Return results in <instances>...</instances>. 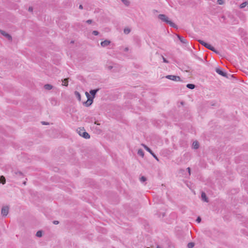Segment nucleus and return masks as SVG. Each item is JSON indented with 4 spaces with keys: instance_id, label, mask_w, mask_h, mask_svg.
<instances>
[{
    "instance_id": "nucleus-34",
    "label": "nucleus",
    "mask_w": 248,
    "mask_h": 248,
    "mask_svg": "<svg viewBox=\"0 0 248 248\" xmlns=\"http://www.w3.org/2000/svg\"><path fill=\"white\" fill-rule=\"evenodd\" d=\"M79 8L80 9H82L83 8L82 5H79Z\"/></svg>"
},
{
    "instance_id": "nucleus-29",
    "label": "nucleus",
    "mask_w": 248,
    "mask_h": 248,
    "mask_svg": "<svg viewBox=\"0 0 248 248\" xmlns=\"http://www.w3.org/2000/svg\"><path fill=\"white\" fill-rule=\"evenodd\" d=\"M196 221L198 222V223H200L201 221V219L200 217H198L196 220Z\"/></svg>"
},
{
    "instance_id": "nucleus-36",
    "label": "nucleus",
    "mask_w": 248,
    "mask_h": 248,
    "mask_svg": "<svg viewBox=\"0 0 248 248\" xmlns=\"http://www.w3.org/2000/svg\"><path fill=\"white\" fill-rule=\"evenodd\" d=\"M42 124H46L45 122H42Z\"/></svg>"
},
{
    "instance_id": "nucleus-13",
    "label": "nucleus",
    "mask_w": 248,
    "mask_h": 248,
    "mask_svg": "<svg viewBox=\"0 0 248 248\" xmlns=\"http://www.w3.org/2000/svg\"><path fill=\"white\" fill-rule=\"evenodd\" d=\"M68 79L67 78H65L62 81V85H63V86H68Z\"/></svg>"
},
{
    "instance_id": "nucleus-32",
    "label": "nucleus",
    "mask_w": 248,
    "mask_h": 248,
    "mask_svg": "<svg viewBox=\"0 0 248 248\" xmlns=\"http://www.w3.org/2000/svg\"><path fill=\"white\" fill-rule=\"evenodd\" d=\"M187 170L188 171V172H189V174H190V168H187Z\"/></svg>"
},
{
    "instance_id": "nucleus-16",
    "label": "nucleus",
    "mask_w": 248,
    "mask_h": 248,
    "mask_svg": "<svg viewBox=\"0 0 248 248\" xmlns=\"http://www.w3.org/2000/svg\"><path fill=\"white\" fill-rule=\"evenodd\" d=\"M178 37L179 39V40H180V41L181 42H182L183 43H186V39H184L183 37H181L180 36H178Z\"/></svg>"
},
{
    "instance_id": "nucleus-22",
    "label": "nucleus",
    "mask_w": 248,
    "mask_h": 248,
    "mask_svg": "<svg viewBox=\"0 0 248 248\" xmlns=\"http://www.w3.org/2000/svg\"><path fill=\"white\" fill-rule=\"evenodd\" d=\"M138 154L140 155H141L142 157H143L144 156V153L143 151L141 150H139L138 152Z\"/></svg>"
},
{
    "instance_id": "nucleus-2",
    "label": "nucleus",
    "mask_w": 248,
    "mask_h": 248,
    "mask_svg": "<svg viewBox=\"0 0 248 248\" xmlns=\"http://www.w3.org/2000/svg\"><path fill=\"white\" fill-rule=\"evenodd\" d=\"M77 131L79 135L82 136V137L85 139L90 138L89 134L87 132H85L84 129L78 128V129Z\"/></svg>"
},
{
    "instance_id": "nucleus-25",
    "label": "nucleus",
    "mask_w": 248,
    "mask_h": 248,
    "mask_svg": "<svg viewBox=\"0 0 248 248\" xmlns=\"http://www.w3.org/2000/svg\"><path fill=\"white\" fill-rule=\"evenodd\" d=\"M146 180V179L145 177L144 176H142L141 178H140V181H142V182H144Z\"/></svg>"
},
{
    "instance_id": "nucleus-27",
    "label": "nucleus",
    "mask_w": 248,
    "mask_h": 248,
    "mask_svg": "<svg viewBox=\"0 0 248 248\" xmlns=\"http://www.w3.org/2000/svg\"><path fill=\"white\" fill-rule=\"evenodd\" d=\"M123 1V2L125 4V5H128V2L127 1V0H122Z\"/></svg>"
},
{
    "instance_id": "nucleus-3",
    "label": "nucleus",
    "mask_w": 248,
    "mask_h": 248,
    "mask_svg": "<svg viewBox=\"0 0 248 248\" xmlns=\"http://www.w3.org/2000/svg\"><path fill=\"white\" fill-rule=\"evenodd\" d=\"M166 78L170 80L179 81L181 80V78L179 76H176L173 75H168L166 76Z\"/></svg>"
},
{
    "instance_id": "nucleus-28",
    "label": "nucleus",
    "mask_w": 248,
    "mask_h": 248,
    "mask_svg": "<svg viewBox=\"0 0 248 248\" xmlns=\"http://www.w3.org/2000/svg\"><path fill=\"white\" fill-rule=\"evenodd\" d=\"M93 34L95 35H97L98 34V31H93Z\"/></svg>"
},
{
    "instance_id": "nucleus-15",
    "label": "nucleus",
    "mask_w": 248,
    "mask_h": 248,
    "mask_svg": "<svg viewBox=\"0 0 248 248\" xmlns=\"http://www.w3.org/2000/svg\"><path fill=\"white\" fill-rule=\"evenodd\" d=\"M97 91H98V90H91L90 91V93L93 96V97H94Z\"/></svg>"
},
{
    "instance_id": "nucleus-30",
    "label": "nucleus",
    "mask_w": 248,
    "mask_h": 248,
    "mask_svg": "<svg viewBox=\"0 0 248 248\" xmlns=\"http://www.w3.org/2000/svg\"><path fill=\"white\" fill-rule=\"evenodd\" d=\"M163 60L164 62H168L166 60V59L165 58L163 57Z\"/></svg>"
},
{
    "instance_id": "nucleus-20",
    "label": "nucleus",
    "mask_w": 248,
    "mask_h": 248,
    "mask_svg": "<svg viewBox=\"0 0 248 248\" xmlns=\"http://www.w3.org/2000/svg\"><path fill=\"white\" fill-rule=\"evenodd\" d=\"M247 4H248L247 2H244L242 3L240 5V7L241 8H244V7H245Z\"/></svg>"
},
{
    "instance_id": "nucleus-4",
    "label": "nucleus",
    "mask_w": 248,
    "mask_h": 248,
    "mask_svg": "<svg viewBox=\"0 0 248 248\" xmlns=\"http://www.w3.org/2000/svg\"><path fill=\"white\" fill-rule=\"evenodd\" d=\"M199 42L202 45L205 47L208 48L209 49L211 50H213L214 49V47L213 46H212L210 44H208V43L204 42L203 41L200 40Z\"/></svg>"
},
{
    "instance_id": "nucleus-35",
    "label": "nucleus",
    "mask_w": 248,
    "mask_h": 248,
    "mask_svg": "<svg viewBox=\"0 0 248 248\" xmlns=\"http://www.w3.org/2000/svg\"><path fill=\"white\" fill-rule=\"evenodd\" d=\"M29 11H32V8H31L30 7L29 9Z\"/></svg>"
},
{
    "instance_id": "nucleus-6",
    "label": "nucleus",
    "mask_w": 248,
    "mask_h": 248,
    "mask_svg": "<svg viewBox=\"0 0 248 248\" xmlns=\"http://www.w3.org/2000/svg\"><path fill=\"white\" fill-rule=\"evenodd\" d=\"M86 95V96L88 98V100L87 101L85 102V104L87 106H89L90 105H91L92 103H93V99H91L90 98V95L89 94L87 93V92H86L85 93Z\"/></svg>"
},
{
    "instance_id": "nucleus-21",
    "label": "nucleus",
    "mask_w": 248,
    "mask_h": 248,
    "mask_svg": "<svg viewBox=\"0 0 248 248\" xmlns=\"http://www.w3.org/2000/svg\"><path fill=\"white\" fill-rule=\"evenodd\" d=\"M194 246V244L193 243H189L187 245V247L188 248H192Z\"/></svg>"
},
{
    "instance_id": "nucleus-7",
    "label": "nucleus",
    "mask_w": 248,
    "mask_h": 248,
    "mask_svg": "<svg viewBox=\"0 0 248 248\" xmlns=\"http://www.w3.org/2000/svg\"><path fill=\"white\" fill-rule=\"evenodd\" d=\"M9 212V208L7 206L3 207L1 209V214L3 216H6Z\"/></svg>"
},
{
    "instance_id": "nucleus-18",
    "label": "nucleus",
    "mask_w": 248,
    "mask_h": 248,
    "mask_svg": "<svg viewBox=\"0 0 248 248\" xmlns=\"http://www.w3.org/2000/svg\"><path fill=\"white\" fill-rule=\"evenodd\" d=\"M46 90H51L52 88V86L49 84H46L44 86Z\"/></svg>"
},
{
    "instance_id": "nucleus-23",
    "label": "nucleus",
    "mask_w": 248,
    "mask_h": 248,
    "mask_svg": "<svg viewBox=\"0 0 248 248\" xmlns=\"http://www.w3.org/2000/svg\"><path fill=\"white\" fill-rule=\"evenodd\" d=\"M42 235V232L41 231H38L36 233V236L38 237H41Z\"/></svg>"
},
{
    "instance_id": "nucleus-1",
    "label": "nucleus",
    "mask_w": 248,
    "mask_h": 248,
    "mask_svg": "<svg viewBox=\"0 0 248 248\" xmlns=\"http://www.w3.org/2000/svg\"><path fill=\"white\" fill-rule=\"evenodd\" d=\"M159 19L162 20L164 22H165L167 24H169L170 26L173 27H175V25L170 20H169L167 16H166L165 15L160 14L158 16Z\"/></svg>"
},
{
    "instance_id": "nucleus-26",
    "label": "nucleus",
    "mask_w": 248,
    "mask_h": 248,
    "mask_svg": "<svg viewBox=\"0 0 248 248\" xmlns=\"http://www.w3.org/2000/svg\"><path fill=\"white\" fill-rule=\"evenodd\" d=\"M217 2L219 4L221 5L223 3V0H217Z\"/></svg>"
},
{
    "instance_id": "nucleus-5",
    "label": "nucleus",
    "mask_w": 248,
    "mask_h": 248,
    "mask_svg": "<svg viewBox=\"0 0 248 248\" xmlns=\"http://www.w3.org/2000/svg\"><path fill=\"white\" fill-rule=\"evenodd\" d=\"M142 146L147 152L150 153L156 160L158 161L157 157L153 153V152L151 150V149L149 147H148L146 145L144 144H142Z\"/></svg>"
},
{
    "instance_id": "nucleus-24",
    "label": "nucleus",
    "mask_w": 248,
    "mask_h": 248,
    "mask_svg": "<svg viewBox=\"0 0 248 248\" xmlns=\"http://www.w3.org/2000/svg\"><path fill=\"white\" fill-rule=\"evenodd\" d=\"M130 31V30L129 29H125L124 30V32L125 34H128Z\"/></svg>"
},
{
    "instance_id": "nucleus-9",
    "label": "nucleus",
    "mask_w": 248,
    "mask_h": 248,
    "mask_svg": "<svg viewBox=\"0 0 248 248\" xmlns=\"http://www.w3.org/2000/svg\"><path fill=\"white\" fill-rule=\"evenodd\" d=\"M110 43V42L108 40H105L104 41H103L101 43V45L103 47L106 46L108 45H109Z\"/></svg>"
},
{
    "instance_id": "nucleus-8",
    "label": "nucleus",
    "mask_w": 248,
    "mask_h": 248,
    "mask_svg": "<svg viewBox=\"0 0 248 248\" xmlns=\"http://www.w3.org/2000/svg\"><path fill=\"white\" fill-rule=\"evenodd\" d=\"M216 71L218 74H219L223 77H226V74L225 73H224V72H223L221 69H220L219 68H217V69H216Z\"/></svg>"
},
{
    "instance_id": "nucleus-12",
    "label": "nucleus",
    "mask_w": 248,
    "mask_h": 248,
    "mask_svg": "<svg viewBox=\"0 0 248 248\" xmlns=\"http://www.w3.org/2000/svg\"><path fill=\"white\" fill-rule=\"evenodd\" d=\"M0 182L2 184H4L5 183L6 180H5V177L3 176H1L0 177Z\"/></svg>"
},
{
    "instance_id": "nucleus-14",
    "label": "nucleus",
    "mask_w": 248,
    "mask_h": 248,
    "mask_svg": "<svg viewBox=\"0 0 248 248\" xmlns=\"http://www.w3.org/2000/svg\"><path fill=\"white\" fill-rule=\"evenodd\" d=\"M193 147L194 149H197L199 147V143L197 141H194L193 143Z\"/></svg>"
},
{
    "instance_id": "nucleus-17",
    "label": "nucleus",
    "mask_w": 248,
    "mask_h": 248,
    "mask_svg": "<svg viewBox=\"0 0 248 248\" xmlns=\"http://www.w3.org/2000/svg\"><path fill=\"white\" fill-rule=\"evenodd\" d=\"M186 87L190 89H193L195 88V85L192 84H188L186 85Z\"/></svg>"
},
{
    "instance_id": "nucleus-37",
    "label": "nucleus",
    "mask_w": 248,
    "mask_h": 248,
    "mask_svg": "<svg viewBox=\"0 0 248 248\" xmlns=\"http://www.w3.org/2000/svg\"><path fill=\"white\" fill-rule=\"evenodd\" d=\"M156 248H161L159 246H157Z\"/></svg>"
},
{
    "instance_id": "nucleus-11",
    "label": "nucleus",
    "mask_w": 248,
    "mask_h": 248,
    "mask_svg": "<svg viewBox=\"0 0 248 248\" xmlns=\"http://www.w3.org/2000/svg\"><path fill=\"white\" fill-rule=\"evenodd\" d=\"M202 200H203L204 201H205V202H208V201H207V197H206V194H205V193L202 192Z\"/></svg>"
},
{
    "instance_id": "nucleus-10",
    "label": "nucleus",
    "mask_w": 248,
    "mask_h": 248,
    "mask_svg": "<svg viewBox=\"0 0 248 248\" xmlns=\"http://www.w3.org/2000/svg\"><path fill=\"white\" fill-rule=\"evenodd\" d=\"M0 32L1 33L5 36V37H6L7 38H8V39L11 40H12V37L9 35L8 34V33H7L6 32H5V31H0Z\"/></svg>"
},
{
    "instance_id": "nucleus-31",
    "label": "nucleus",
    "mask_w": 248,
    "mask_h": 248,
    "mask_svg": "<svg viewBox=\"0 0 248 248\" xmlns=\"http://www.w3.org/2000/svg\"><path fill=\"white\" fill-rule=\"evenodd\" d=\"M53 223H54V224H58L59 223V221H54L53 222Z\"/></svg>"
},
{
    "instance_id": "nucleus-33",
    "label": "nucleus",
    "mask_w": 248,
    "mask_h": 248,
    "mask_svg": "<svg viewBox=\"0 0 248 248\" xmlns=\"http://www.w3.org/2000/svg\"><path fill=\"white\" fill-rule=\"evenodd\" d=\"M87 22L88 23H91L92 22V21L91 20H88L87 21Z\"/></svg>"
},
{
    "instance_id": "nucleus-19",
    "label": "nucleus",
    "mask_w": 248,
    "mask_h": 248,
    "mask_svg": "<svg viewBox=\"0 0 248 248\" xmlns=\"http://www.w3.org/2000/svg\"><path fill=\"white\" fill-rule=\"evenodd\" d=\"M75 94L76 96H77V97L78 98V99L80 101L81 99V96H80V93L76 91V92H75Z\"/></svg>"
}]
</instances>
